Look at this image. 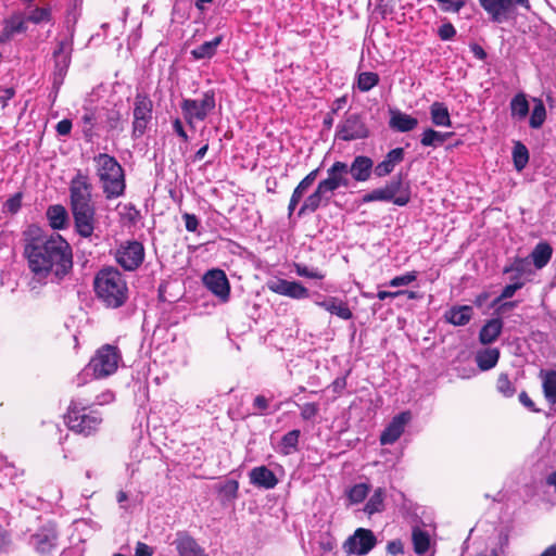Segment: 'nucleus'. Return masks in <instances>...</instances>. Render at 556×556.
I'll list each match as a JSON object with an SVG mask.
<instances>
[{"instance_id":"obj_13","label":"nucleus","mask_w":556,"mask_h":556,"mask_svg":"<svg viewBox=\"0 0 556 556\" xmlns=\"http://www.w3.org/2000/svg\"><path fill=\"white\" fill-rule=\"evenodd\" d=\"M336 136L341 140L352 141L366 138L368 129L358 115L352 114L338 125Z\"/></svg>"},{"instance_id":"obj_33","label":"nucleus","mask_w":556,"mask_h":556,"mask_svg":"<svg viewBox=\"0 0 556 556\" xmlns=\"http://www.w3.org/2000/svg\"><path fill=\"white\" fill-rule=\"evenodd\" d=\"M552 248L547 243H539L531 253V257L536 268H543L552 257Z\"/></svg>"},{"instance_id":"obj_35","label":"nucleus","mask_w":556,"mask_h":556,"mask_svg":"<svg viewBox=\"0 0 556 556\" xmlns=\"http://www.w3.org/2000/svg\"><path fill=\"white\" fill-rule=\"evenodd\" d=\"M220 42H222V37L220 36L215 37L213 40L205 41L198 48L193 49L191 51V54L194 56V59H198V60L211 58L215 54L216 49L220 45Z\"/></svg>"},{"instance_id":"obj_44","label":"nucleus","mask_w":556,"mask_h":556,"mask_svg":"<svg viewBox=\"0 0 556 556\" xmlns=\"http://www.w3.org/2000/svg\"><path fill=\"white\" fill-rule=\"evenodd\" d=\"M299 437H300L299 430L289 431L288 433H286L282 437L280 448L285 455H289L295 450L298 442H299Z\"/></svg>"},{"instance_id":"obj_49","label":"nucleus","mask_w":556,"mask_h":556,"mask_svg":"<svg viewBox=\"0 0 556 556\" xmlns=\"http://www.w3.org/2000/svg\"><path fill=\"white\" fill-rule=\"evenodd\" d=\"M416 278H417V274L415 271L406 273L404 275L396 276V277L392 278L389 281V286L394 287V288L408 286L409 283L415 281Z\"/></svg>"},{"instance_id":"obj_27","label":"nucleus","mask_w":556,"mask_h":556,"mask_svg":"<svg viewBox=\"0 0 556 556\" xmlns=\"http://www.w3.org/2000/svg\"><path fill=\"white\" fill-rule=\"evenodd\" d=\"M472 315V308L468 305L455 306L446 312L445 317L448 323L455 326L466 325Z\"/></svg>"},{"instance_id":"obj_53","label":"nucleus","mask_w":556,"mask_h":556,"mask_svg":"<svg viewBox=\"0 0 556 556\" xmlns=\"http://www.w3.org/2000/svg\"><path fill=\"white\" fill-rule=\"evenodd\" d=\"M22 205V194L16 193L10 199H8L4 203V210L9 213H16Z\"/></svg>"},{"instance_id":"obj_38","label":"nucleus","mask_w":556,"mask_h":556,"mask_svg":"<svg viewBox=\"0 0 556 556\" xmlns=\"http://www.w3.org/2000/svg\"><path fill=\"white\" fill-rule=\"evenodd\" d=\"M414 551L418 555H422L429 548L430 538L429 534L421 529H414L412 534Z\"/></svg>"},{"instance_id":"obj_15","label":"nucleus","mask_w":556,"mask_h":556,"mask_svg":"<svg viewBox=\"0 0 556 556\" xmlns=\"http://www.w3.org/2000/svg\"><path fill=\"white\" fill-rule=\"evenodd\" d=\"M267 286L270 291L295 300L306 299L309 295V291L299 281L274 279L268 281Z\"/></svg>"},{"instance_id":"obj_6","label":"nucleus","mask_w":556,"mask_h":556,"mask_svg":"<svg viewBox=\"0 0 556 556\" xmlns=\"http://www.w3.org/2000/svg\"><path fill=\"white\" fill-rule=\"evenodd\" d=\"M122 361L116 346L106 344L100 348L88 364V369L96 378H105L113 375Z\"/></svg>"},{"instance_id":"obj_36","label":"nucleus","mask_w":556,"mask_h":556,"mask_svg":"<svg viewBox=\"0 0 556 556\" xmlns=\"http://www.w3.org/2000/svg\"><path fill=\"white\" fill-rule=\"evenodd\" d=\"M534 106L530 116V127L534 129H539L542 127L546 119V109L541 99L534 98L533 99Z\"/></svg>"},{"instance_id":"obj_29","label":"nucleus","mask_w":556,"mask_h":556,"mask_svg":"<svg viewBox=\"0 0 556 556\" xmlns=\"http://www.w3.org/2000/svg\"><path fill=\"white\" fill-rule=\"evenodd\" d=\"M542 387L545 399L551 404H556V371H541Z\"/></svg>"},{"instance_id":"obj_47","label":"nucleus","mask_w":556,"mask_h":556,"mask_svg":"<svg viewBox=\"0 0 556 556\" xmlns=\"http://www.w3.org/2000/svg\"><path fill=\"white\" fill-rule=\"evenodd\" d=\"M50 11L43 8H37L30 11L26 18L27 22H31L34 24H39L42 22L49 21Z\"/></svg>"},{"instance_id":"obj_28","label":"nucleus","mask_w":556,"mask_h":556,"mask_svg":"<svg viewBox=\"0 0 556 556\" xmlns=\"http://www.w3.org/2000/svg\"><path fill=\"white\" fill-rule=\"evenodd\" d=\"M431 121L435 126L450 127L451 117L447 106L442 102H433L430 106Z\"/></svg>"},{"instance_id":"obj_26","label":"nucleus","mask_w":556,"mask_h":556,"mask_svg":"<svg viewBox=\"0 0 556 556\" xmlns=\"http://www.w3.org/2000/svg\"><path fill=\"white\" fill-rule=\"evenodd\" d=\"M386 189L390 193L391 202L399 206H403L409 201L408 188L404 187L402 180L399 178L387 184Z\"/></svg>"},{"instance_id":"obj_55","label":"nucleus","mask_w":556,"mask_h":556,"mask_svg":"<svg viewBox=\"0 0 556 556\" xmlns=\"http://www.w3.org/2000/svg\"><path fill=\"white\" fill-rule=\"evenodd\" d=\"M85 126H84V134L86 137L91 136V130L93 127V121H94V114L91 111H87L83 117H81Z\"/></svg>"},{"instance_id":"obj_5","label":"nucleus","mask_w":556,"mask_h":556,"mask_svg":"<svg viewBox=\"0 0 556 556\" xmlns=\"http://www.w3.org/2000/svg\"><path fill=\"white\" fill-rule=\"evenodd\" d=\"M66 422L72 431L88 437L99 429L102 417L98 410L86 406L81 401H72Z\"/></svg>"},{"instance_id":"obj_31","label":"nucleus","mask_w":556,"mask_h":556,"mask_svg":"<svg viewBox=\"0 0 556 556\" xmlns=\"http://www.w3.org/2000/svg\"><path fill=\"white\" fill-rule=\"evenodd\" d=\"M502 327L503 323L501 319H492L488 321L480 331V341L483 344L492 343L500 336Z\"/></svg>"},{"instance_id":"obj_32","label":"nucleus","mask_w":556,"mask_h":556,"mask_svg":"<svg viewBox=\"0 0 556 556\" xmlns=\"http://www.w3.org/2000/svg\"><path fill=\"white\" fill-rule=\"evenodd\" d=\"M498 357L500 351L497 349H484L478 352L476 361L481 370H489L497 364Z\"/></svg>"},{"instance_id":"obj_7","label":"nucleus","mask_w":556,"mask_h":556,"mask_svg":"<svg viewBox=\"0 0 556 556\" xmlns=\"http://www.w3.org/2000/svg\"><path fill=\"white\" fill-rule=\"evenodd\" d=\"M182 116L191 129L195 128V122L204 121L215 108L214 93L207 91L201 99H184L180 104Z\"/></svg>"},{"instance_id":"obj_42","label":"nucleus","mask_w":556,"mask_h":556,"mask_svg":"<svg viewBox=\"0 0 556 556\" xmlns=\"http://www.w3.org/2000/svg\"><path fill=\"white\" fill-rule=\"evenodd\" d=\"M383 498H384V492L382 489H377L374 494L369 497L366 506L365 511L368 515H372L375 513L381 511L383 508Z\"/></svg>"},{"instance_id":"obj_3","label":"nucleus","mask_w":556,"mask_h":556,"mask_svg":"<svg viewBox=\"0 0 556 556\" xmlns=\"http://www.w3.org/2000/svg\"><path fill=\"white\" fill-rule=\"evenodd\" d=\"M94 291L109 307L122 306L128 298V288L123 275L113 267L101 269L94 278Z\"/></svg>"},{"instance_id":"obj_19","label":"nucleus","mask_w":556,"mask_h":556,"mask_svg":"<svg viewBox=\"0 0 556 556\" xmlns=\"http://www.w3.org/2000/svg\"><path fill=\"white\" fill-rule=\"evenodd\" d=\"M179 556H208L197 541L187 533L179 532L173 542Z\"/></svg>"},{"instance_id":"obj_1","label":"nucleus","mask_w":556,"mask_h":556,"mask_svg":"<svg viewBox=\"0 0 556 556\" xmlns=\"http://www.w3.org/2000/svg\"><path fill=\"white\" fill-rule=\"evenodd\" d=\"M25 256L33 274L31 289L46 283L49 278L61 280L72 268V250L60 235H47L36 226L25 232Z\"/></svg>"},{"instance_id":"obj_37","label":"nucleus","mask_w":556,"mask_h":556,"mask_svg":"<svg viewBox=\"0 0 556 556\" xmlns=\"http://www.w3.org/2000/svg\"><path fill=\"white\" fill-rule=\"evenodd\" d=\"M33 545L40 553H49L55 545L53 533H37L33 536Z\"/></svg>"},{"instance_id":"obj_20","label":"nucleus","mask_w":556,"mask_h":556,"mask_svg":"<svg viewBox=\"0 0 556 556\" xmlns=\"http://www.w3.org/2000/svg\"><path fill=\"white\" fill-rule=\"evenodd\" d=\"M374 163L370 157L358 155L349 166V174L355 181L364 182L370 178Z\"/></svg>"},{"instance_id":"obj_58","label":"nucleus","mask_w":556,"mask_h":556,"mask_svg":"<svg viewBox=\"0 0 556 556\" xmlns=\"http://www.w3.org/2000/svg\"><path fill=\"white\" fill-rule=\"evenodd\" d=\"M173 129L181 138V140H184L185 142L189 140V137L184 128L182 122L179 118L173 121Z\"/></svg>"},{"instance_id":"obj_14","label":"nucleus","mask_w":556,"mask_h":556,"mask_svg":"<svg viewBox=\"0 0 556 556\" xmlns=\"http://www.w3.org/2000/svg\"><path fill=\"white\" fill-rule=\"evenodd\" d=\"M204 286L222 302L229 300L230 285L222 269H211L203 276Z\"/></svg>"},{"instance_id":"obj_11","label":"nucleus","mask_w":556,"mask_h":556,"mask_svg":"<svg viewBox=\"0 0 556 556\" xmlns=\"http://www.w3.org/2000/svg\"><path fill=\"white\" fill-rule=\"evenodd\" d=\"M376 536L372 531L358 528L353 535L343 543V549L348 555H366L376 545Z\"/></svg>"},{"instance_id":"obj_63","label":"nucleus","mask_w":556,"mask_h":556,"mask_svg":"<svg viewBox=\"0 0 556 556\" xmlns=\"http://www.w3.org/2000/svg\"><path fill=\"white\" fill-rule=\"evenodd\" d=\"M14 96L13 89H5L3 94L0 96V105L1 109H4L8 104V101L11 100Z\"/></svg>"},{"instance_id":"obj_22","label":"nucleus","mask_w":556,"mask_h":556,"mask_svg":"<svg viewBox=\"0 0 556 556\" xmlns=\"http://www.w3.org/2000/svg\"><path fill=\"white\" fill-rule=\"evenodd\" d=\"M389 125L396 131L407 132L417 127L418 121L409 114L392 109L390 110Z\"/></svg>"},{"instance_id":"obj_51","label":"nucleus","mask_w":556,"mask_h":556,"mask_svg":"<svg viewBox=\"0 0 556 556\" xmlns=\"http://www.w3.org/2000/svg\"><path fill=\"white\" fill-rule=\"evenodd\" d=\"M497 390L505 396H511L515 389L506 375H501L496 382Z\"/></svg>"},{"instance_id":"obj_16","label":"nucleus","mask_w":556,"mask_h":556,"mask_svg":"<svg viewBox=\"0 0 556 556\" xmlns=\"http://www.w3.org/2000/svg\"><path fill=\"white\" fill-rule=\"evenodd\" d=\"M412 415L409 412H403L391 420L384 431L380 435L382 445L393 444L404 432L406 425L409 422Z\"/></svg>"},{"instance_id":"obj_54","label":"nucleus","mask_w":556,"mask_h":556,"mask_svg":"<svg viewBox=\"0 0 556 556\" xmlns=\"http://www.w3.org/2000/svg\"><path fill=\"white\" fill-rule=\"evenodd\" d=\"M521 287H522V283H519V282L506 286L503 289L502 294L494 301V304L500 303L504 299L511 298L515 294V292L518 289H520Z\"/></svg>"},{"instance_id":"obj_60","label":"nucleus","mask_w":556,"mask_h":556,"mask_svg":"<svg viewBox=\"0 0 556 556\" xmlns=\"http://www.w3.org/2000/svg\"><path fill=\"white\" fill-rule=\"evenodd\" d=\"M72 129V122L70 119H62L56 124V131L60 136H67Z\"/></svg>"},{"instance_id":"obj_12","label":"nucleus","mask_w":556,"mask_h":556,"mask_svg":"<svg viewBox=\"0 0 556 556\" xmlns=\"http://www.w3.org/2000/svg\"><path fill=\"white\" fill-rule=\"evenodd\" d=\"M70 193L72 208L91 206V184L88 176L78 170L71 181Z\"/></svg>"},{"instance_id":"obj_50","label":"nucleus","mask_w":556,"mask_h":556,"mask_svg":"<svg viewBox=\"0 0 556 556\" xmlns=\"http://www.w3.org/2000/svg\"><path fill=\"white\" fill-rule=\"evenodd\" d=\"M444 12L458 13L465 5V0H435Z\"/></svg>"},{"instance_id":"obj_43","label":"nucleus","mask_w":556,"mask_h":556,"mask_svg":"<svg viewBox=\"0 0 556 556\" xmlns=\"http://www.w3.org/2000/svg\"><path fill=\"white\" fill-rule=\"evenodd\" d=\"M369 492V486L366 483H358L353 485L346 492L350 504H358L363 502Z\"/></svg>"},{"instance_id":"obj_4","label":"nucleus","mask_w":556,"mask_h":556,"mask_svg":"<svg viewBox=\"0 0 556 556\" xmlns=\"http://www.w3.org/2000/svg\"><path fill=\"white\" fill-rule=\"evenodd\" d=\"M97 175L105 198L116 199L124 194L125 174L119 163L111 155L101 153L94 157Z\"/></svg>"},{"instance_id":"obj_30","label":"nucleus","mask_w":556,"mask_h":556,"mask_svg":"<svg viewBox=\"0 0 556 556\" xmlns=\"http://www.w3.org/2000/svg\"><path fill=\"white\" fill-rule=\"evenodd\" d=\"M47 218L53 229H62L67 224L68 215L64 206L51 205L47 210Z\"/></svg>"},{"instance_id":"obj_18","label":"nucleus","mask_w":556,"mask_h":556,"mask_svg":"<svg viewBox=\"0 0 556 556\" xmlns=\"http://www.w3.org/2000/svg\"><path fill=\"white\" fill-rule=\"evenodd\" d=\"M75 218V225L78 233L83 237H90L94 229V210L91 206L84 208H72Z\"/></svg>"},{"instance_id":"obj_24","label":"nucleus","mask_w":556,"mask_h":556,"mask_svg":"<svg viewBox=\"0 0 556 556\" xmlns=\"http://www.w3.org/2000/svg\"><path fill=\"white\" fill-rule=\"evenodd\" d=\"M317 175H318V169L312 170L295 187V189L292 192V195H291V199L289 202V206H288L289 215L292 214V212L295 210L296 205L302 200L304 193L312 187V185L314 184V181L317 178Z\"/></svg>"},{"instance_id":"obj_48","label":"nucleus","mask_w":556,"mask_h":556,"mask_svg":"<svg viewBox=\"0 0 556 556\" xmlns=\"http://www.w3.org/2000/svg\"><path fill=\"white\" fill-rule=\"evenodd\" d=\"M295 273L300 277H306L311 279H324L325 277V275L320 270L308 268L307 266L302 264H295Z\"/></svg>"},{"instance_id":"obj_9","label":"nucleus","mask_w":556,"mask_h":556,"mask_svg":"<svg viewBox=\"0 0 556 556\" xmlns=\"http://www.w3.org/2000/svg\"><path fill=\"white\" fill-rule=\"evenodd\" d=\"M490 18L495 23H503L513 13L515 7L519 5L530 10L529 0H478Z\"/></svg>"},{"instance_id":"obj_34","label":"nucleus","mask_w":556,"mask_h":556,"mask_svg":"<svg viewBox=\"0 0 556 556\" xmlns=\"http://www.w3.org/2000/svg\"><path fill=\"white\" fill-rule=\"evenodd\" d=\"M511 116L523 119L529 113V103L525 93L516 94L510 101Z\"/></svg>"},{"instance_id":"obj_40","label":"nucleus","mask_w":556,"mask_h":556,"mask_svg":"<svg viewBox=\"0 0 556 556\" xmlns=\"http://www.w3.org/2000/svg\"><path fill=\"white\" fill-rule=\"evenodd\" d=\"M71 45L67 41H61L58 50L54 52L55 64L60 72L65 70L70 63Z\"/></svg>"},{"instance_id":"obj_62","label":"nucleus","mask_w":556,"mask_h":556,"mask_svg":"<svg viewBox=\"0 0 556 556\" xmlns=\"http://www.w3.org/2000/svg\"><path fill=\"white\" fill-rule=\"evenodd\" d=\"M135 556H152V549L147 544L138 542Z\"/></svg>"},{"instance_id":"obj_57","label":"nucleus","mask_w":556,"mask_h":556,"mask_svg":"<svg viewBox=\"0 0 556 556\" xmlns=\"http://www.w3.org/2000/svg\"><path fill=\"white\" fill-rule=\"evenodd\" d=\"M456 34V30L452 24H443L439 29V35L443 40H448Z\"/></svg>"},{"instance_id":"obj_2","label":"nucleus","mask_w":556,"mask_h":556,"mask_svg":"<svg viewBox=\"0 0 556 556\" xmlns=\"http://www.w3.org/2000/svg\"><path fill=\"white\" fill-rule=\"evenodd\" d=\"M351 179L349 177V165L337 161L327 169V177L320 180L315 191L309 194L299 210V215L314 213L321 205H328L334 191L341 187L349 188Z\"/></svg>"},{"instance_id":"obj_46","label":"nucleus","mask_w":556,"mask_h":556,"mask_svg":"<svg viewBox=\"0 0 556 556\" xmlns=\"http://www.w3.org/2000/svg\"><path fill=\"white\" fill-rule=\"evenodd\" d=\"M374 201H387V202L391 201L390 193L388 192L386 187L375 189V190L366 193L362 199L363 203H369V202H374Z\"/></svg>"},{"instance_id":"obj_21","label":"nucleus","mask_w":556,"mask_h":556,"mask_svg":"<svg viewBox=\"0 0 556 556\" xmlns=\"http://www.w3.org/2000/svg\"><path fill=\"white\" fill-rule=\"evenodd\" d=\"M250 482L258 488L266 490L274 489L278 484L275 473L265 466L253 468L250 473Z\"/></svg>"},{"instance_id":"obj_10","label":"nucleus","mask_w":556,"mask_h":556,"mask_svg":"<svg viewBox=\"0 0 556 556\" xmlns=\"http://www.w3.org/2000/svg\"><path fill=\"white\" fill-rule=\"evenodd\" d=\"M115 258L124 269L134 270L143 262V245L138 241H127L116 250Z\"/></svg>"},{"instance_id":"obj_39","label":"nucleus","mask_w":556,"mask_h":556,"mask_svg":"<svg viewBox=\"0 0 556 556\" xmlns=\"http://www.w3.org/2000/svg\"><path fill=\"white\" fill-rule=\"evenodd\" d=\"M448 137L450 134H442L440 131L428 128L422 132L420 142L425 147H438L442 144Z\"/></svg>"},{"instance_id":"obj_52","label":"nucleus","mask_w":556,"mask_h":556,"mask_svg":"<svg viewBox=\"0 0 556 556\" xmlns=\"http://www.w3.org/2000/svg\"><path fill=\"white\" fill-rule=\"evenodd\" d=\"M319 407L315 403H305L301 406V417L304 420H311L317 416Z\"/></svg>"},{"instance_id":"obj_64","label":"nucleus","mask_w":556,"mask_h":556,"mask_svg":"<svg viewBox=\"0 0 556 556\" xmlns=\"http://www.w3.org/2000/svg\"><path fill=\"white\" fill-rule=\"evenodd\" d=\"M254 406L261 410L266 409L268 407V401L265 396L257 395L254 400Z\"/></svg>"},{"instance_id":"obj_45","label":"nucleus","mask_w":556,"mask_h":556,"mask_svg":"<svg viewBox=\"0 0 556 556\" xmlns=\"http://www.w3.org/2000/svg\"><path fill=\"white\" fill-rule=\"evenodd\" d=\"M379 83V76L376 73L364 72L358 75L357 86L361 91H369Z\"/></svg>"},{"instance_id":"obj_23","label":"nucleus","mask_w":556,"mask_h":556,"mask_svg":"<svg viewBox=\"0 0 556 556\" xmlns=\"http://www.w3.org/2000/svg\"><path fill=\"white\" fill-rule=\"evenodd\" d=\"M404 159V150L402 148H395L391 150L383 161L378 163L374 168L376 176L384 177L393 172L394 167L400 164Z\"/></svg>"},{"instance_id":"obj_61","label":"nucleus","mask_w":556,"mask_h":556,"mask_svg":"<svg viewBox=\"0 0 556 556\" xmlns=\"http://www.w3.org/2000/svg\"><path fill=\"white\" fill-rule=\"evenodd\" d=\"M114 401V394L111 391H105L99 394L96 399V404L104 405Z\"/></svg>"},{"instance_id":"obj_56","label":"nucleus","mask_w":556,"mask_h":556,"mask_svg":"<svg viewBox=\"0 0 556 556\" xmlns=\"http://www.w3.org/2000/svg\"><path fill=\"white\" fill-rule=\"evenodd\" d=\"M182 218L185 220V226L188 231L194 232L198 229L199 222H198V218L195 217V215L185 213L182 215Z\"/></svg>"},{"instance_id":"obj_41","label":"nucleus","mask_w":556,"mask_h":556,"mask_svg":"<svg viewBox=\"0 0 556 556\" xmlns=\"http://www.w3.org/2000/svg\"><path fill=\"white\" fill-rule=\"evenodd\" d=\"M513 159L516 169L522 170L529 161V152L526 146L520 142L516 143L513 150Z\"/></svg>"},{"instance_id":"obj_25","label":"nucleus","mask_w":556,"mask_h":556,"mask_svg":"<svg viewBox=\"0 0 556 556\" xmlns=\"http://www.w3.org/2000/svg\"><path fill=\"white\" fill-rule=\"evenodd\" d=\"M26 18L23 14L16 13L10 16L4 21L3 30L0 31L1 36H3L4 41L10 40L15 35L25 33L27 29Z\"/></svg>"},{"instance_id":"obj_8","label":"nucleus","mask_w":556,"mask_h":556,"mask_svg":"<svg viewBox=\"0 0 556 556\" xmlns=\"http://www.w3.org/2000/svg\"><path fill=\"white\" fill-rule=\"evenodd\" d=\"M153 102L144 93H137L132 109V135L141 137L152 121Z\"/></svg>"},{"instance_id":"obj_17","label":"nucleus","mask_w":556,"mask_h":556,"mask_svg":"<svg viewBox=\"0 0 556 556\" xmlns=\"http://www.w3.org/2000/svg\"><path fill=\"white\" fill-rule=\"evenodd\" d=\"M314 303L341 319L349 320L353 317L348 303L337 296L318 295Z\"/></svg>"},{"instance_id":"obj_59","label":"nucleus","mask_w":556,"mask_h":556,"mask_svg":"<svg viewBox=\"0 0 556 556\" xmlns=\"http://www.w3.org/2000/svg\"><path fill=\"white\" fill-rule=\"evenodd\" d=\"M238 482L235 480L227 481L224 486L222 488V491L228 495L235 497L238 492Z\"/></svg>"}]
</instances>
